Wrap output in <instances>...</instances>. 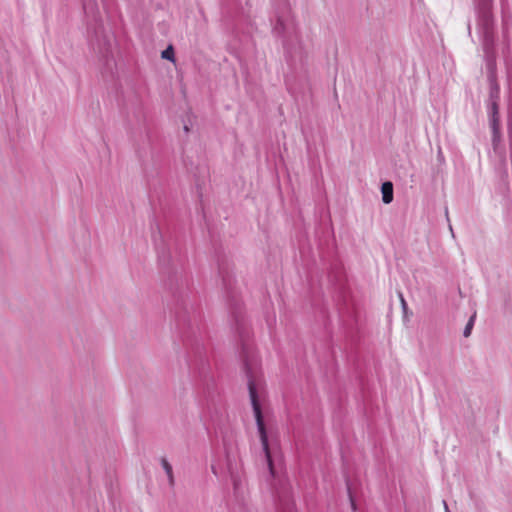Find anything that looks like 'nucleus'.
Listing matches in <instances>:
<instances>
[{
	"label": "nucleus",
	"instance_id": "1",
	"mask_svg": "<svg viewBox=\"0 0 512 512\" xmlns=\"http://www.w3.org/2000/svg\"><path fill=\"white\" fill-rule=\"evenodd\" d=\"M246 369H247V377H248V392H249V398L252 405L254 417L256 420V425L258 429V433L260 436V441L262 444V448L265 452V456L268 462V466L270 469L271 474L273 475V466H272V460L269 452V446H268V436L265 429L264 419L262 415V409L261 405L262 402L265 401L267 396L266 391V385L265 382L260 379L253 376L251 369L248 366V363L246 362Z\"/></svg>",
	"mask_w": 512,
	"mask_h": 512
},
{
	"label": "nucleus",
	"instance_id": "2",
	"mask_svg": "<svg viewBox=\"0 0 512 512\" xmlns=\"http://www.w3.org/2000/svg\"><path fill=\"white\" fill-rule=\"evenodd\" d=\"M273 33L283 39L285 46L289 40L298 39L297 26L291 10L288 7L284 8L277 15L276 22L273 26Z\"/></svg>",
	"mask_w": 512,
	"mask_h": 512
},
{
	"label": "nucleus",
	"instance_id": "3",
	"mask_svg": "<svg viewBox=\"0 0 512 512\" xmlns=\"http://www.w3.org/2000/svg\"><path fill=\"white\" fill-rule=\"evenodd\" d=\"M491 4V0H476L478 26L483 35L485 47H487L493 40V17L491 13Z\"/></svg>",
	"mask_w": 512,
	"mask_h": 512
},
{
	"label": "nucleus",
	"instance_id": "4",
	"mask_svg": "<svg viewBox=\"0 0 512 512\" xmlns=\"http://www.w3.org/2000/svg\"><path fill=\"white\" fill-rule=\"evenodd\" d=\"M227 470L233 484L234 494L236 496L242 495L244 490V481L238 471V465L235 459L232 460L230 456H227Z\"/></svg>",
	"mask_w": 512,
	"mask_h": 512
},
{
	"label": "nucleus",
	"instance_id": "5",
	"mask_svg": "<svg viewBox=\"0 0 512 512\" xmlns=\"http://www.w3.org/2000/svg\"><path fill=\"white\" fill-rule=\"evenodd\" d=\"M491 128L493 131V142L499 138V117H498V104L493 101L491 104Z\"/></svg>",
	"mask_w": 512,
	"mask_h": 512
},
{
	"label": "nucleus",
	"instance_id": "6",
	"mask_svg": "<svg viewBox=\"0 0 512 512\" xmlns=\"http://www.w3.org/2000/svg\"><path fill=\"white\" fill-rule=\"evenodd\" d=\"M382 200L385 204H389L393 200V185L391 182H385L381 187Z\"/></svg>",
	"mask_w": 512,
	"mask_h": 512
},
{
	"label": "nucleus",
	"instance_id": "7",
	"mask_svg": "<svg viewBox=\"0 0 512 512\" xmlns=\"http://www.w3.org/2000/svg\"><path fill=\"white\" fill-rule=\"evenodd\" d=\"M161 466L167 475L169 484L171 486H173L174 485V476H173V470H172L171 464L168 462L167 459L163 458V459H161Z\"/></svg>",
	"mask_w": 512,
	"mask_h": 512
},
{
	"label": "nucleus",
	"instance_id": "8",
	"mask_svg": "<svg viewBox=\"0 0 512 512\" xmlns=\"http://www.w3.org/2000/svg\"><path fill=\"white\" fill-rule=\"evenodd\" d=\"M162 58L163 59H167V60H170L172 62L175 61V57H174V50H173V47L172 46H168L161 54Z\"/></svg>",
	"mask_w": 512,
	"mask_h": 512
},
{
	"label": "nucleus",
	"instance_id": "9",
	"mask_svg": "<svg viewBox=\"0 0 512 512\" xmlns=\"http://www.w3.org/2000/svg\"><path fill=\"white\" fill-rule=\"evenodd\" d=\"M473 322H474V317H471L469 322L467 323V325L465 327V330H464V335L465 336H468L470 334V331H471L472 326H473Z\"/></svg>",
	"mask_w": 512,
	"mask_h": 512
},
{
	"label": "nucleus",
	"instance_id": "10",
	"mask_svg": "<svg viewBox=\"0 0 512 512\" xmlns=\"http://www.w3.org/2000/svg\"><path fill=\"white\" fill-rule=\"evenodd\" d=\"M443 504H444L445 512H450L447 503L445 501H443Z\"/></svg>",
	"mask_w": 512,
	"mask_h": 512
},
{
	"label": "nucleus",
	"instance_id": "11",
	"mask_svg": "<svg viewBox=\"0 0 512 512\" xmlns=\"http://www.w3.org/2000/svg\"><path fill=\"white\" fill-rule=\"evenodd\" d=\"M401 302H402L403 308L405 309L407 304H406V302H405L403 297H401Z\"/></svg>",
	"mask_w": 512,
	"mask_h": 512
},
{
	"label": "nucleus",
	"instance_id": "12",
	"mask_svg": "<svg viewBox=\"0 0 512 512\" xmlns=\"http://www.w3.org/2000/svg\"><path fill=\"white\" fill-rule=\"evenodd\" d=\"M212 472H213L215 475H217V474H218V473H217V471H216V468H215L214 466H212Z\"/></svg>",
	"mask_w": 512,
	"mask_h": 512
}]
</instances>
